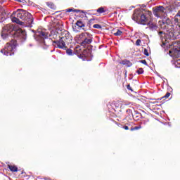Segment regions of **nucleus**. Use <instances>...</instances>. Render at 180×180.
<instances>
[{
    "mask_svg": "<svg viewBox=\"0 0 180 180\" xmlns=\"http://www.w3.org/2000/svg\"><path fill=\"white\" fill-rule=\"evenodd\" d=\"M143 123L146 124V120H143Z\"/></svg>",
    "mask_w": 180,
    "mask_h": 180,
    "instance_id": "ea45409f",
    "label": "nucleus"
},
{
    "mask_svg": "<svg viewBox=\"0 0 180 180\" xmlns=\"http://www.w3.org/2000/svg\"><path fill=\"white\" fill-rule=\"evenodd\" d=\"M123 129H124V130H129V127L128 126H124Z\"/></svg>",
    "mask_w": 180,
    "mask_h": 180,
    "instance_id": "c9c22d12",
    "label": "nucleus"
},
{
    "mask_svg": "<svg viewBox=\"0 0 180 180\" xmlns=\"http://www.w3.org/2000/svg\"><path fill=\"white\" fill-rule=\"evenodd\" d=\"M95 23H98V19H95V18H91L89 22H88V25L89 26H91V25H94Z\"/></svg>",
    "mask_w": 180,
    "mask_h": 180,
    "instance_id": "a211bd4d",
    "label": "nucleus"
},
{
    "mask_svg": "<svg viewBox=\"0 0 180 180\" xmlns=\"http://www.w3.org/2000/svg\"><path fill=\"white\" fill-rule=\"evenodd\" d=\"M174 65H176V68H180V59L175 60Z\"/></svg>",
    "mask_w": 180,
    "mask_h": 180,
    "instance_id": "4be33fe9",
    "label": "nucleus"
},
{
    "mask_svg": "<svg viewBox=\"0 0 180 180\" xmlns=\"http://www.w3.org/2000/svg\"><path fill=\"white\" fill-rule=\"evenodd\" d=\"M112 34L114 36H122L123 35V28H114L111 31Z\"/></svg>",
    "mask_w": 180,
    "mask_h": 180,
    "instance_id": "9b49d317",
    "label": "nucleus"
},
{
    "mask_svg": "<svg viewBox=\"0 0 180 180\" xmlns=\"http://www.w3.org/2000/svg\"><path fill=\"white\" fill-rule=\"evenodd\" d=\"M160 29L161 30H165L169 34H174V32H175V26L172 25V21H171L169 18L162 22L160 24Z\"/></svg>",
    "mask_w": 180,
    "mask_h": 180,
    "instance_id": "423d86ee",
    "label": "nucleus"
},
{
    "mask_svg": "<svg viewBox=\"0 0 180 180\" xmlns=\"http://www.w3.org/2000/svg\"><path fill=\"white\" fill-rule=\"evenodd\" d=\"M127 115H129V116H131V115H133V112H131V110H130V109L127 110Z\"/></svg>",
    "mask_w": 180,
    "mask_h": 180,
    "instance_id": "c85d7f7f",
    "label": "nucleus"
},
{
    "mask_svg": "<svg viewBox=\"0 0 180 180\" xmlns=\"http://www.w3.org/2000/svg\"><path fill=\"white\" fill-rule=\"evenodd\" d=\"M127 89H129V91H133V89H131V86H130V84H128V85L127 86Z\"/></svg>",
    "mask_w": 180,
    "mask_h": 180,
    "instance_id": "72a5a7b5",
    "label": "nucleus"
},
{
    "mask_svg": "<svg viewBox=\"0 0 180 180\" xmlns=\"http://www.w3.org/2000/svg\"><path fill=\"white\" fill-rule=\"evenodd\" d=\"M44 44L46 46V47H49V46L48 44H46V41H44Z\"/></svg>",
    "mask_w": 180,
    "mask_h": 180,
    "instance_id": "4c0bfd02",
    "label": "nucleus"
},
{
    "mask_svg": "<svg viewBox=\"0 0 180 180\" xmlns=\"http://www.w3.org/2000/svg\"><path fill=\"white\" fill-rule=\"evenodd\" d=\"M169 54L171 57H179L180 47L178 46H173L169 50Z\"/></svg>",
    "mask_w": 180,
    "mask_h": 180,
    "instance_id": "1a4fd4ad",
    "label": "nucleus"
},
{
    "mask_svg": "<svg viewBox=\"0 0 180 180\" xmlns=\"http://www.w3.org/2000/svg\"><path fill=\"white\" fill-rule=\"evenodd\" d=\"M15 1H16V2H22V1L20 0H15Z\"/></svg>",
    "mask_w": 180,
    "mask_h": 180,
    "instance_id": "58836bf2",
    "label": "nucleus"
},
{
    "mask_svg": "<svg viewBox=\"0 0 180 180\" xmlns=\"http://www.w3.org/2000/svg\"><path fill=\"white\" fill-rule=\"evenodd\" d=\"M169 96H171V93H169V92H167L165 95V96L163 97V98H169Z\"/></svg>",
    "mask_w": 180,
    "mask_h": 180,
    "instance_id": "c756f323",
    "label": "nucleus"
},
{
    "mask_svg": "<svg viewBox=\"0 0 180 180\" xmlns=\"http://www.w3.org/2000/svg\"><path fill=\"white\" fill-rule=\"evenodd\" d=\"M92 40H94V38L92 37V34L89 32H82L77 35V41L81 46L91 44Z\"/></svg>",
    "mask_w": 180,
    "mask_h": 180,
    "instance_id": "39448f33",
    "label": "nucleus"
},
{
    "mask_svg": "<svg viewBox=\"0 0 180 180\" xmlns=\"http://www.w3.org/2000/svg\"><path fill=\"white\" fill-rule=\"evenodd\" d=\"M132 19L139 25L147 26V25H149L151 20H153V13L150 11L143 12L140 11L139 9H135L132 15Z\"/></svg>",
    "mask_w": 180,
    "mask_h": 180,
    "instance_id": "f03ea898",
    "label": "nucleus"
},
{
    "mask_svg": "<svg viewBox=\"0 0 180 180\" xmlns=\"http://www.w3.org/2000/svg\"><path fill=\"white\" fill-rule=\"evenodd\" d=\"M18 46V41H16V39H12L11 42H8L6 44L4 48L1 50V53H2L4 56H6L7 57L13 56Z\"/></svg>",
    "mask_w": 180,
    "mask_h": 180,
    "instance_id": "20e7f679",
    "label": "nucleus"
},
{
    "mask_svg": "<svg viewBox=\"0 0 180 180\" xmlns=\"http://www.w3.org/2000/svg\"><path fill=\"white\" fill-rule=\"evenodd\" d=\"M140 129H141V125L134 127H131V131H134V130H140Z\"/></svg>",
    "mask_w": 180,
    "mask_h": 180,
    "instance_id": "5701e85b",
    "label": "nucleus"
},
{
    "mask_svg": "<svg viewBox=\"0 0 180 180\" xmlns=\"http://www.w3.org/2000/svg\"><path fill=\"white\" fill-rule=\"evenodd\" d=\"M36 36H38L39 37H41V39H47L49 37L47 33L46 32H44L43 30H40L37 31Z\"/></svg>",
    "mask_w": 180,
    "mask_h": 180,
    "instance_id": "4468645a",
    "label": "nucleus"
},
{
    "mask_svg": "<svg viewBox=\"0 0 180 180\" xmlns=\"http://www.w3.org/2000/svg\"><path fill=\"white\" fill-rule=\"evenodd\" d=\"M94 15H96V16H99V15H98V14H96V13H95Z\"/></svg>",
    "mask_w": 180,
    "mask_h": 180,
    "instance_id": "a19ab883",
    "label": "nucleus"
},
{
    "mask_svg": "<svg viewBox=\"0 0 180 180\" xmlns=\"http://www.w3.org/2000/svg\"><path fill=\"white\" fill-rule=\"evenodd\" d=\"M146 26H148V28L150 30H152V32H154L158 29V25H157L156 22H153V20H150L149 24H147Z\"/></svg>",
    "mask_w": 180,
    "mask_h": 180,
    "instance_id": "ddd939ff",
    "label": "nucleus"
},
{
    "mask_svg": "<svg viewBox=\"0 0 180 180\" xmlns=\"http://www.w3.org/2000/svg\"><path fill=\"white\" fill-rule=\"evenodd\" d=\"M141 39H139L136 41V46H141Z\"/></svg>",
    "mask_w": 180,
    "mask_h": 180,
    "instance_id": "cd10ccee",
    "label": "nucleus"
},
{
    "mask_svg": "<svg viewBox=\"0 0 180 180\" xmlns=\"http://www.w3.org/2000/svg\"><path fill=\"white\" fill-rule=\"evenodd\" d=\"M11 19L14 23L21 26H26L27 27H32L34 20L33 15L23 9L14 11L11 15Z\"/></svg>",
    "mask_w": 180,
    "mask_h": 180,
    "instance_id": "f257e3e1",
    "label": "nucleus"
},
{
    "mask_svg": "<svg viewBox=\"0 0 180 180\" xmlns=\"http://www.w3.org/2000/svg\"><path fill=\"white\" fill-rule=\"evenodd\" d=\"M66 12H76V13H78L79 12H80L81 13H84L86 14V12L82 11V10H77V9H72V8H68L66 10Z\"/></svg>",
    "mask_w": 180,
    "mask_h": 180,
    "instance_id": "dca6fc26",
    "label": "nucleus"
},
{
    "mask_svg": "<svg viewBox=\"0 0 180 180\" xmlns=\"http://www.w3.org/2000/svg\"><path fill=\"white\" fill-rule=\"evenodd\" d=\"M65 50H66V53L68 56H72V51L71 49H68V47Z\"/></svg>",
    "mask_w": 180,
    "mask_h": 180,
    "instance_id": "a878e982",
    "label": "nucleus"
},
{
    "mask_svg": "<svg viewBox=\"0 0 180 180\" xmlns=\"http://www.w3.org/2000/svg\"><path fill=\"white\" fill-rule=\"evenodd\" d=\"M136 72L139 75H140L144 72V70L143 68H139L138 70H136Z\"/></svg>",
    "mask_w": 180,
    "mask_h": 180,
    "instance_id": "393cba45",
    "label": "nucleus"
},
{
    "mask_svg": "<svg viewBox=\"0 0 180 180\" xmlns=\"http://www.w3.org/2000/svg\"><path fill=\"white\" fill-rule=\"evenodd\" d=\"M79 50H81V49H79V46H76V52L77 53V54H79Z\"/></svg>",
    "mask_w": 180,
    "mask_h": 180,
    "instance_id": "f704fd0d",
    "label": "nucleus"
},
{
    "mask_svg": "<svg viewBox=\"0 0 180 180\" xmlns=\"http://www.w3.org/2000/svg\"><path fill=\"white\" fill-rule=\"evenodd\" d=\"M8 167L11 172H18V167L11 165H8Z\"/></svg>",
    "mask_w": 180,
    "mask_h": 180,
    "instance_id": "f3484780",
    "label": "nucleus"
},
{
    "mask_svg": "<svg viewBox=\"0 0 180 180\" xmlns=\"http://www.w3.org/2000/svg\"><path fill=\"white\" fill-rule=\"evenodd\" d=\"M57 37H58V39H60V35H57L56 34H54L53 36H52V39H57Z\"/></svg>",
    "mask_w": 180,
    "mask_h": 180,
    "instance_id": "7c9ffc66",
    "label": "nucleus"
},
{
    "mask_svg": "<svg viewBox=\"0 0 180 180\" xmlns=\"http://www.w3.org/2000/svg\"><path fill=\"white\" fill-rule=\"evenodd\" d=\"M13 35L14 36V37H18V39H26V32L22 30H17L15 28V30L14 31Z\"/></svg>",
    "mask_w": 180,
    "mask_h": 180,
    "instance_id": "9d476101",
    "label": "nucleus"
},
{
    "mask_svg": "<svg viewBox=\"0 0 180 180\" xmlns=\"http://www.w3.org/2000/svg\"><path fill=\"white\" fill-rule=\"evenodd\" d=\"M46 180H50V179H47Z\"/></svg>",
    "mask_w": 180,
    "mask_h": 180,
    "instance_id": "37998d69",
    "label": "nucleus"
},
{
    "mask_svg": "<svg viewBox=\"0 0 180 180\" xmlns=\"http://www.w3.org/2000/svg\"><path fill=\"white\" fill-rule=\"evenodd\" d=\"M94 29H102V25L99 24H95L93 25Z\"/></svg>",
    "mask_w": 180,
    "mask_h": 180,
    "instance_id": "b1692460",
    "label": "nucleus"
},
{
    "mask_svg": "<svg viewBox=\"0 0 180 180\" xmlns=\"http://www.w3.org/2000/svg\"><path fill=\"white\" fill-rule=\"evenodd\" d=\"M165 13V8L162 6H156L153 8V15L156 16V18H161L162 16V13Z\"/></svg>",
    "mask_w": 180,
    "mask_h": 180,
    "instance_id": "6e6552de",
    "label": "nucleus"
},
{
    "mask_svg": "<svg viewBox=\"0 0 180 180\" xmlns=\"http://www.w3.org/2000/svg\"><path fill=\"white\" fill-rule=\"evenodd\" d=\"M75 25L78 26V27L79 29H82L84 30V32H86V29L84 28L85 27V22H84V20H82V19L78 20L76 22Z\"/></svg>",
    "mask_w": 180,
    "mask_h": 180,
    "instance_id": "f8f14e48",
    "label": "nucleus"
},
{
    "mask_svg": "<svg viewBox=\"0 0 180 180\" xmlns=\"http://www.w3.org/2000/svg\"><path fill=\"white\" fill-rule=\"evenodd\" d=\"M174 18L180 19V11L177 13V14L174 16Z\"/></svg>",
    "mask_w": 180,
    "mask_h": 180,
    "instance_id": "2f4dec72",
    "label": "nucleus"
},
{
    "mask_svg": "<svg viewBox=\"0 0 180 180\" xmlns=\"http://www.w3.org/2000/svg\"><path fill=\"white\" fill-rule=\"evenodd\" d=\"M96 11L97 13H99V15H108V10L105 7H100Z\"/></svg>",
    "mask_w": 180,
    "mask_h": 180,
    "instance_id": "2eb2a0df",
    "label": "nucleus"
},
{
    "mask_svg": "<svg viewBox=\"0 0 180 180\" xmlns=\"http://www.w3.org/2000/svg\"><path fill=\"white\" fill-rule=\"evenodd\" d=\"M158 34H159L160 36H161V34H164V32L160 31V32H158Z\"/></svg>",
    "mask_w": 180,
    "mask_h": 180,
    "instance_id": "e433bc0d",
    "label": "nucleus"
},
{
    "mask_svg": "<svg viewBox=\"0 0 180 180\" xmlns=\"http://www.w3.org/2000/svg\"><path fill=\"white\" fill-rule=\"evenodd\" d=\"M149 120H150L147 119V120H146V122H149Z\"/></svg>",
    "mask_w": 180,
    "mask_h": 180,
    "instance_id": "79ce46f5",
    "label": "nucleus"
},
{
    "mask_svg": "<svg viewBox=\"0 0 180 180\" xmlns=\"http://www.w3.org/2000/svg\"><path fill=\"white\" fill-rule=\"evenodd\" d=\"M122 64L124 65H127L128 67H131V63L127 60H122Z\"/></svg>",
    "mask_w": 180,
    "mask_h": 180,
    "instance_id": "aec40b11",
    "label": "nucleus"
},
{
    "mask_svg": "<svg viewBox=\"0 0 180 180\" xmlns=\"http://www.w3.org/2000/svg\"><path fill=\"white\" fill-rule=\"evenodd\" d=\"M141 63L142 64H144V65H147V60H141Z\"/></svg>",
    "mask_w": 180,
    "mask_h": 180,
    "instance_id": "473e14b6",
    "label": "nucleus"
},
{
    "mask_svg": "<svg viewBox=\"0 0 180 180\" xmlns=\"http://www.w3.org/2000/svg\"><path fill=\"white\" fill-rule=\"evenodd\" d=\"M52 41L53 44L58 49L67 50V49H68V46H70V44L72 43V36L68 31L64 30L62 32V37H60L59 39H54Z\"/></svg>",
    "mask_w": 180,
    "mask_h": 180,
    "instance_id": "7ed1b4c3",
    "label": "nucleus"
},
{
    "mask_svg": "<svg viewBox=\"0 0 180 180\" xmlns=\"http://www.w3.org/2000/svg\"><path fill=\"white\" fill-rule=\"evenodd\" d=\"M46 5H47V6H49V8H50L51 9H53V11H55L56 5H54L53 3L46 2Z\"/></svg>",
    "mask_w": 180,
    "mask_h": 180,
    "instance_id": "6ab92c4d",
    "label": "nucleus"
},
{
    "mask_svg": "<svg viewBox=\"0 0 180 180\" xmlns=\"http://www.w3.org/2000/svg\"><path fill=\"white\" fill-rule=\"evenodd\" d=\"M143 54L144 56H146V57H148V56H150V54L148 53V50H147V49H144Z\"/></svg>",
    "mask_w": 180,
    "mask_h": 180,
    "instance_id": "bb28decb",
    "label": "nucleus"
},
{
    "mask_svg": "<svg viewBox=\"0 0 180 180\" xmlns=\"http://www.w3.org/2000/svg\"><path fill=\"white\" fill-rule=\"evenodd\" d=\"M16 27L13 24H7L3 27V30L1 31V37L4 40L9 37V34H13L15 33V30Z\"/></svg>",
    "mask_w": 180,
    "mask_h": 180,
    "instance_id": "0eeeda50",
    "label": "nucleus"
},
{
    "mask_svg": "<svg viewBox=\"0 0 180 180\" xmlns=\"http://www.w3.org/2000/svg\"><path fill=\"white\" fill-rule=\"evenodd\" d=\"M174 24L178 26L180 29V18H174Z\"/></svg>",
    "mask_w": 180,
    "mask_h": 180,
    "instance_id": "412c9836",
    "label": "nucleus"
}]
</instances>
